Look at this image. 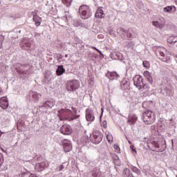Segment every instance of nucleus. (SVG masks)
<instances>
[{
	"label": "nucleus",
	"instance_id": "obj_1",
	"mask_svg": "<svg viewBox=\"0 0 177 177\" xmlns=\"http://www.w3.org/2000/svg\"><path fill=\"white\" fill-rule=\"evenodd\" d=\"M156 56H159V59L165 63L171 62V53L165 47H158L156 51Z\"/></svg>",
	"mask_w": 177,
	"mask_h": 177
},
{
	"label": "nucleus",
	"instance_id": "obj_2",
	"mask_svg": "<svg viewBox=\"0 0 177 177\" xmlns=\"http://www.w3.org/2000/svg\"><path fill=\"white\" fill-rule=\"evenodd\" d=\"M142 120L145 125H151L156 122V116L151 111H146L143 113Z\"/></svg>",
	"mask_w": 177,
	"mask_h": 177
},
{
	"label": "nucleus",
	"instance_id": "obj_3",
	"mask_svg": "<svg viewBox=\"0 0 177 177\" xmlns=\"http://www.w3.org/2000/svg\"><path fill=\"white\" fill-rule=\"evenodd\" d=\"M79 13L81 15L82 19L86 20L92 16V11H91V8L89 6L83 5L81 6L79 8Z\"/></svg>",
	"mask_w": 177,
	"mask_h": 177
},
{
	"label": "nucleus",
	"instance_id": "obj_4",
	"mask_svg": "<svg viewBox=\"0 0 177 177\" xmlns=\"http://www.w3.org/2000/svg\"><path fill=\"white\" fill-rule=\"evenodd\" d=\"M90 140L94 145H99L103 140V133L99 130H95L90 136Z\"/></svg>",
	"mask_w": 177,
	"mask_h": 177
},
{
	"label": "nucleus",
	"instance_id": "obj_5",
	"mask_svg": "<svg viewBox=\"0 0 177 177\" xmlns=\"http://www.w3.org/2000/svg\"><path fill=\"white\" fill-rule=\"evenodd\" d=\"M80 88V81L78 80H71L66 84L67 91H76Z\"/></svg>",
	"mask_w": 177,
	"mask_h": 177
},
{
	"label": "nucleus",
	"instance_id": "obj_6",
	"mask_svg": "<svg viewBox=\"0 0 177 177\" xmlns=\"http://www.w3.org/2000/svg\"><path fill=\"white\" fill-rule=\"evenodd\" d=\"M133 84L138 89H142L143 86V77L139 75H136L133 79Z\"/></svg>",
	"mask_w": 177,
	"mask_h": 177
},
{
	"label": "nucleus",
	"instance_id": "obj_7",
	"mask_svg": "<svg viewBox=\"0 0 177 177\" xmlns=\"http://www.w3.org/2000/svg\"><path fill=\"white\" fill-rule=\"evenodd\" d=\"M71 111H70L68 109H61L58 111V117L60 120V121H64L66 120H68L67 115L70 114Z\"/></svg>",
	"mask_w": 177,
	"mask_h": 177
},
{
	"label": "nucleus",
	"instance_id": "obj_8",
	"mask_svg": "<svg viewBox=\"0 0 177 177\" xmlns=\"http://www.w3.org/2000/svg\"><path fill=\"white\" fill-rule=\"evenodd\" d=\"M165 24H166V21H165V19L164 18L159 19V21H152V26H154V27H156V28H159L160 30H162V28L165 27Z\"/></svg>",
	"mask_w": 177,
	"mask_h": 177
},
{
	"label": "nucleus",
	"instance_id": "obj_9",
	"mask_svg": "<svg viewBox=\"0 0 177 177\" xmlns=\"http://www.w3.org/2000/svg\"><path fill=\"white\" fill-rule=\"evenodd\" d=\"M60 132L63 135H71L73 133V129H71V125L64 124L60 129Z\"/></svg>",
	"mask_w": 177,
	"mask_h": 177
},
{
	"label": "nucleus",
	"instance_id": "obj_10",
	"mask_svg": "<svg viewBox=\"0 0 177 177\" xmlns=\"http://www.w3.org/2000/svg\"><path fill=\"white\" fill-rule=\"evenodd\" d=\"M63 147L66 153H68V151H71V150H73V145H71V141L68 140H65L64 141Z\"/></svg>",
	"mask_w": 177,
	"mask_h": 177
},
{
	"label": "nucleus",
	"instance_id": "obj_11",
	"mask_svg": "<svg viewBox=\"0 0 177 177\" xmlns=\"http://www.w3.org/2000/svg\"><path fill=\"white\" fill-rule=\"evenodd\" d=\"M86 120L90 122H92L95 120V115H93V111L91 109L86 110Z\"/></svg>",
	"mask_w": 177,
	"mask_h": 177
},
{
	"label": "nucleus",
	"instance_id": "obj_12",
	"mask_svg": "<svg viewBox=\"0 0 177 177\" xmlns=\"http://www.w3.org/2000/svg\"><path fill=\"white\" fill-rule=\"evenodd\" d=\"M9 106V101L8 100V97H3L0 99V106L3 110H6L7 107Z\"/></svg>",
	"mask_w": 177,
	"mask_h": 177
},
{
	"label": "nucleus",
	"instance_id": "obj_13",
	"mask_svg": "<svg viewBox=\"0 0 177 177\" xmlns=\"http://www.w3.org/2000/svg\"><path fill=\"white\" fill-rule=\"evenodd\" d=\"M95 17L97 19H104V11L102 7H99L95 14Z\"/></svg>",
	"mask_w": 177,
	"mask_h": 177
},
{
	"label": "nucleus",
	"instance_id": "obj_14",
	"mask_svg": "<svg viewBox=\"0 0 177 177\" xmlns=\"http://www.w3.org/2000/svg\"><path fill=\"white\" fill-rule=\"evenodd\" d=\"M136 121H138V116H136V115L132 114L129 115L127 122L130 124V125H135Z\"/></svg>",
	"mask_w": 177,
	"mask_h": 177
},
{
	"label": "nucleus",
	"instance_id": "obj_15",
	"mask_svg": "<svg viewBox=\"0 0 177 177\" xmlns=\"http://www.w3.org/2000/svg\"><path fill=\"white\" fill-rule=\"evenodd\" d=\"M46 166V165H45V163H44V162L37 163L35 165V169L36 171H37V172H41V171H44Z\"/></svg>",
	"mask_w": 177,
	"mask_h": 177
},
{
	"label": "nucleus",
	"instance_id": "obj_16",
	"mask_svg": "<svg viewBox=\"0 0 177 177\" xmlns=\"http://www.w3.org/2000/svg\"><path fill=\"white\" fill-rule=\"evenodd\" d=\"M32 19L37 27H39V26H41V21L42 19L39 16L34 15Z\"/></svg>",
	"mask_w": 177,
	"mask_h": 177
},
{
	"label": "nucleus",
	"instance_id": "obj_17",
	"mask_svg": "<svg viewBox=\"0 0 177 177\" xmlns=\"http://www.w3.org/2000/svg\"><path fill=\"white\" fill-rule=\"evenodd\" d=\"M64 73H66V69H64V68H63V65L58 66V68L56 71L57 75H58V76L63 75V74H64Z\"/></svg>",
	"mask_w": 177,
	"mask_h": 177
},
{
	"label": "nucleus",
	"instance_id": "obj_18",
	"mask_svg": "<svg viewBox=\"0 0 177 177\" xmlns=\"http://www.w3.org/2000/svg\"><path fill=\"white\" fill-rule=\"evenodd\" d=\"M106 77L109 80H115V78L118 77V74H117L116 72H108L106 73Z\"/></svg>",
	"mask_w": 177,
	"mask_h": 177
},
{
	"label": "nucleus",
	"instance_id": "obj_19",
	"mask_svg": "<svg viewBox=\"0 0 177 177\" xmlns=\"http://www.w3.org/2000/svg\"><path fill=\"white\" fill-rule=\"evenodd\" d=\"M105 135L106 136L107 141L109 143L111 144V143H113V142H114V138L113 137V135L111 134V133H110L109 131H106Z\"/></svg>",
	"mask_w": 177,
	"mask_h": 177
},
{
	"label": "nucleus",
	"instance_id": "obj_20",
	"mask_svg": "<svg viewBox=\"0 0 177 177\" xmlns=\"http://www.w3.org/2000/svg\"><path fill=\"white\" fill-rule=\"evenodd\" d=\"M55 106V102L53 101H46L41 105V107H50L52 109Z\"/></svg>",
	"mask_w": 177,
	"mask_h": 177
},
{
	"label": "nucleus",
	"instance_id": "obj_21",
	"mask_svg": "<svg viewBox=\"0 0 177 177\" xmlns=\"http://www.w3.org/2000/svg\"><path fill=\"white\" fill-rule=\"evenodd\" d=\"M144 77H145V78H147V80L149 81V82H153V77H151L150 72L145 71L144 72Z\"/></svg>",
	"mask_w": 177,
	"mask_h": 177
},
{
	"label": "nucleus",
	"instance_id": "obj_22",
	"mask_svg": "<svg viewBox=\"0 0 177 177\" xmlns=\"http://www.w3.org/2000/svg\"><path fill=\"white\" fill-rule=\"evenodd\" d=\"M167 42L169 44H175V42H177V36H170L167 38Z\"/></svg>",
	"mask_w": 177,
	"mask_h": 177
},
{
	"label": "nucleus",
	"instance_id": "obj_23",
	"mask_svg": "<svg viewBox=\"0 0 177 177\" xmlns=\"http://www.w3.org/2000/svg\"><path fill=\"white\" fill-rule=\"evenodd\" d=\"M32 45V44L31 43V41H28L25 43V45L22 46V48L25 49V50H30V49H31Z\"/></svg>",
	"mask_w": 177,
	"mask_h": 177
},
{
	"label": "nucleus",
	"instance_id": "obj_24",
	"mask_svg": "<svg viewBox=\"0 0 177 177\" xmlns=\"http://www.w3.org/2000/svg\"><path fill=\"white\" fill-rule=\"evenodd\" d=\"M142 89L144 93H147V92H149V91H150V86L147 84H142Z\"/></svg>",
	"mask_w": 177,
	"mask_h": 177
},
{
	"label": "nucleus",
	"instance_id": "obj_25",
	"mask_svg": "<svg viewBox=\"0 0 177 177\" xmlns=\"http://www.w3.org/2000/svg\"><path fill=\"white\" fill-rule=\"evenodd\" d=\"M62 3L66 5V6H71V3H73V0H62Z\"/></svg>",
	"mask_w": 177,
	"mask_h": 177
},
{
	"label": "nucleus",
	"instance_id": "obj_26",
	"mask_svg": "<svg viewBox=\"0 0 177 177\" xmlns=\"http://www.w3.org/2000/svg\"><path fill=\"white\" fill-rule=\"evenodd\" d=\"M164 12L165 13H171V12H172V6H168L164 8Z\"/></svg>",
	"mask_w": 177,
	"mask_h": 177
},
{
	"label": "nucleus",
	"instance_id": "obj_27",
	"mask_svg": "<svg viewBox=\"0 0 177 177\" xmlns=\"http://www.w3.org/2000/svg\"><path fill=\"white\" fill-rule=\"evenodd\" d=\"M113 149L115 153H121V149L120 148V145L118 144H115L113 145Z\"/></svg>",
	"mask_w": 177,
	"mask_h": 177
},
{
	"label": "nucleus",
	"instance_id": "obj_28",
	"mask_svg": "<svg viewBox=\"0 0 177 177\" xmlns=\"http://www.w3.org/2000/svg\"><path fill=\"white\" fill-rule=\"evenodd\" d=\"M166 93H167V95H169V92H171L172 91H174V88H172V85H169L167 86L166 88Z\"/></svg>",
	"mask_w": 177,
	"mask_h": 177
},
{
	"label": "nucleus",
	"instance_id": "obj_29",
	"mask_svg": "<svg viewBox=\"0 0 177 177\" xmlns=\"http://www.w3.org/2000/svg\"><path fill=\"white\" fill-rule=\"evenodd\" d=\"M143 66L145 67V68H150V63L147 61H144L143 63Z\"/></svg>",
	"mask_w": 177,
	"mask_h": 177
},
{
	"label": "nucleus",
	"instance_id": "obj_30",
	"mask_svg": "<svg viewBox=\"0 0 177 177\" xmlns=\"http://www.w3.org/2000/svg\"><path fill=\"white\" fill-rule=\"evenodd\" d=\"M112 158H113L115 160V161H118V160H120V158L115 153H113L112 155Z\"/></svg>",
	"mask_w": 177,
	"mask_h": 177
},
{
	"label": "nucleus",
	"instance_id": "obj_31",
	"mask_svg": "<svg viewBox=\"0 0 177 177\" xmlns=\"http://www.w3.org/2000/svg\"><path fill=\"white\" fill-rule=\"evenodd\" d=\"M102 126H103V128L104 129L107 128V122L103 121Z\"/></svg>",
	"mask_w": 177,
	"mask_h": 177
},
{
	"label": "nucleus",
	"instance_id": "obj_32",
	"mask_svg": "<svg viewBox=\"0 0 177 177\" xmlns=\"http://www.w3.org/2000/svg\"><path fill=\"white\" fill-rule=\"evenodd\" d=\"M92 49H94L95 50H97L100 55H102V51L99 50V49L96 48V47H92Z\"/></svg>",
	"mask_w": 177,
	"mask_h": 177
},
{
	"label": "nucleus",
	"instance_id": "obj_33",
	"mask_svg": "<svg viewBox=\"0 0 177 177\" xmlns=\"http://www.w3.org/2000/svg\"><path fill=\"white\" fill-rule=\"evenodd\" d=\"M64 169V165H61L59 167V171H63Z\"/></svg>",
	"mask_w": 177,
	"mask_h": 177
},
{
	"label": "nucleus",
	"instance_id": "obj_34",
	"mask_svg": "<svg viewBox=\"0 0 177 177\" xmlns=\"http://www.w3.org/2000/svg\"><path fill=\"white\" fill-rule=\"evenodd\" d=\"M173 12H176V7L175 6H171Z\"/></svg>",
	"mask_w": 177,
	"mask_h": 177
},
{
	"label": "nucleus",
	"instance_id": "obj_35",
	"mask_svg": "<svg viewBox=\"0 0 177 177\" xmlns=\"http://www.w3.org/2000/svg\"><path fill=\"white\" fill-rule=\"evenodd\" d=\"M37 13H38V10H35L32 12V15H33V16H34V15H35V16H37Z\"/></svg>",
	"mask_w": 177,
	"mask_h": 177
},
{
	"label": "nucleus",
	"instance_id": "obj_36",
	"mask_svg": "<svg viewBox=\"0 0 177 177\" xmlns=\"http://www.w3.org/2000/svg\"><path fill=\"white\" fill-rule=\"evenodd\" d=\"M154 147H155L156 149H158V147H160V145H158V143H155V144H154Z\"/></svg>",
	"mask_w": 177,
	"mask_h": 177
},
{
	"label": "nucleus",
	"instance_id": "obj_37",
	"mask_svg": "<svg viewBox=\"0 0 177 177\" xmlns=\"http://www.w3.org/2000/svg\"><path fill=\"white\" fill-rule=\"evenodd\" d=\"M2 162H3V160L0 157V165H2Z\"/></svg>",
	"mask_w": 177,
	"mask_h": 177
},
{
	"label": "nucleus",
	"instance_id": "obj_38",
	"mask_svg": "<svg viewBox=\"0 0 177 177\" xmlns=\"http://www.w3.org/2000/svg\"><path fill=\"white\" fill-rule=\"evenodd\" d=\"M74 26H75V27H78V26H80V24H78V23H75V24H74Z\"/></svg>",
	"mask_w": 177,
	"mask_h": 177
},
{
	"label": "nucleus",
	"instance_id": "obj_39",
	"mask_svg": "<svg viewBox=\"0 0 177 177\" xmlns=\"http://www.w3.org/2000/svg\"><path fill=\"white\" fill-rule=\"evenodd\" d=\"M64 18L65 19V21H67V16L64 17Z\"/></svg>",
	"mask_w": 177,
	"mask_h": 177
},
{
	"label": "nucleus",
	"instance_id": "obj_40",
	"mask_svg": "<svg viewBox=\"0 0 177 177\" xmlns=\"http://www.w3.org/2000/svg\"><path fill=\"white\" fill-rule=\"evenodd\" d=\"M132 150H133V151H135V153H136V149L133 148Z\"/></svg>",
	"mask_w": 177,
	"mask_h": 177
},
{
	"label": "nucleus",
	"instance_id": "obj_41",
	"mask_svg": "<svg viewBox=\"0 0 177 177\" xmlns=\"http://www.w3.org/2000/svg\"><path fill=\"white\" fill-rule=\"evenodd\" d=\"M129 143L131 145V142L130 141H129Z\"/></svg>",
	"mask_w": 177,
	"mask_h": 177
}]
</instances>
